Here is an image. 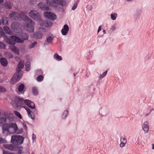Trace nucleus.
Instances as JSON below:
<instances>
[{
	"mask_svg": "<svg viewBox=\"0 0 154 154\" xmlns=\"http://www.w3.org/2000/svg\"><path fill=\"white\" fill-rule=\"evenodd\" d=\"M1 113L0 112V116ZM7 119L4 117H0V126H2V133L8 134H20L23 133V129H18L17 124L15 122L6 123Z\"/></svg>",
	"mask_w": 154,
	"mask_h": 154,
	"instance_id": "obj_1",
	"label": "nucleus"
},
{
	"mask_svg": "<svg viewBox=\"0 0 154 154\" xmlns=\"http://www.w3.org/2000/svg\"><path fill=\"white\" fill-rule=\"evenodd\" d=\"M24 63L21 60L19 62L16 68L17 72L14 75L11 80V84H14L17 82L21 78L23 72L20 70L24 66Z\"/></svg>",
	"mask_w": 154,
	"mask_h": 154,
	"instance_id": "obj_2",
	"label": "nucleus"
},
{
	"mask_svg": "<svg viewBox=\"0 0 154 154\" xmlns=\"http://www.w3.org/2000/svg\"><path fill=\"white\" fill-rule=\"evenodd\" d=\"M22 36L23 39H21L19 37L13 35L10 37V39H8L6 37H5V40L10 45H14L15 44V42L22 43L24 42L23 40H27L28 39V35L25 33L23 34Z\"/></svg>",
	"mask_w": 154,
	"mask_h": 154,
	"instance_id": "obj_3",
	"label": "nucleus"
},
{
	"mask_svg": "<svg viewBox=\"0 0 154 154\" xmlns=\"http://www.w3.org/2000/svg\"><path fill=\"white\" fill-rule=\"evenodd\" d=\"M9 17L15 20L18 19L19 17H21L25 22L29 23L32 25H35L34 22L32 21L29 17L26 16L23 12H22L21 14L20 15L17 14L15 12H12L10 14Z\"/></svg>",
	"mask_w": 154,
	"mask_h": 154,
	"instance_id": "obj_4",
	"label": "nucleus"
},
{
	"mask_svg": "<svg viewBox=\"0 0 154 154\" xmlns=\"http://www.w3.org/2000/svg\"><path fill=\"white\" fill-rule=\"evenodd\" d=\"M45 2L48 5L54 7H57L58 5L65 6L67 4L66 2L64 0H45Z\"/></svg>",
	"mask_w": 154,
	"mask_h": 154,
	"instance_id": "obj_5",
	"label": "nucleus"
},
{
	"mask_svg": "<svg viewBox=\"0 0 154 154\" xmlns=\"http://www.w3.org/2000/svg\"><path fill=\"white\" fill-rule=\"evenodd\" d=\"M24 137L19 135H13L11 136V142L16 145H21L23 142Z\"/></svg>",
	"mask_w": 154,
	"mask_h": 154,
	"instance_id": "obj_6",
	"label": "nucleus"
},
{
	"mask_svg": "<svg viewBox=\"0 0 154 154\" xmlns=\"http://www.w3.org/2000/svg\"><path fill=\"white\" fill-rule=\"evenodd\" d=\"M23 100V98L19 97H17L14 98V100L11 101V103L14 107L16 108L18 106H21Z\"/></svg>",
	"mask_w": 154,
	"mask_h": 154,
	"instance_id": "obj_7",
	"label": "nucleus"
},
{
	"mask_svg": "<svg viewBox=\"0 0 154 154\" xmlns=\"http://www.w3.org/2000/svg\"><path fill=\"white\" fill-rule=\"evenodd\" d=\"M29 16L35 20H39L41 17L38 12L35 10H31L29 13Z\"/></svg>",
	"mask_w": 154,
	"mask_h": 154,
	"instance_id": "obj_8",
	"label": "nucleus"
},
{
	"mask_svg": "<svg viewBox=\"0 0 154 154\" xmlns=\"http://www.w3.org/2000/svg\"><path fill=\"white\" fill-rule=\"evenodd\" d=\"M43 15L46 18L50 20H54L57 19L56 15L54 13L50 12H45Z\"/></svg>",
	"mask_w": 154,
	"mask_h": 154,
	"instance_id": "obj_9",
	"label": "nucleus"
},
{
	"mask_svg": "<svg viewBox=\"0 0 154 154\" xmlns=\"http://www.w3.org/2000/svg\"><path fill=\"white\" fill-rule=\"evenodd\" d=\"M25 104L30 109H34L35 108V103L29 100H24Z\"/></svg>",
	"mask_w": 154,
	"mask_h": 154,
	"instance_id": "obj_10",
	"label": "nucleus"
},
{
	"mask_svg": "<svg viewBox=\"0 0 154 154\" xmlns=\"http://www.w3.org/2000/svg\"><path fill=\"white\" fill-rule=\"evenodd\" d=\"M142 128L145 134L148 133L149 131V129L148 122L147 121H145L142 124Z\"/></svg>",
	"mask_w": 154,
	"mask_h": 154,
	"instance_id": "obj_11",
	"label": "nucleus"
},
{
	"mask_svg": "<svg viewBox=\"0 0 154 154\" xmlns=\"http://www.w3.org/2000/svg\"><path fill=\"white\" fill-rule=\"evenodd\" d=\"M3 146L5 148L12 151H17L16 146H14L11 144H4Z\"/></svg>",
	"mask_w": 154,
	"mask_h": 154,
	"instance_id": "obj_12",
	"label": "nucleus"
},
{
	"mask_svg": "<svg viewBox=\"0 0 154 154\" xmlns=\"http://www.w3.org/2000/svg\"><path fill=\"white\" fill-rule=\"evenodd\" d=\"M19 26L20 25L19 23L17 22H14L12 24L11 27L13 31L17 33L18 32L17 30L20 29L19 28Z\"/></svg>",
	"mask_w": 154,
	"mask_h": 154,
	"instance_id": "obj_13",
	"label": "nucleus"
},
{
	"mask_svg": "<svg viewBox=\"0 0 154 154\" xmlns=\"http://www.w3.org/2000/svg\"><path fill=\"white\" fill-rule=\"evenodd\" d=\"M69 114V111L68 109H66L64 110L62 112L61 117L62 119L65 120Z\"/></svg>",
	"mask_w": 154,
	"mask_h": 154,
	"instance_id": "obj_14",
	"label": "nucleus"
},
{
	"mask_svg": "<svg viewBox=\"0 0 154 154\" xmlns=\"http://www.w3.org/2000/svg\"><path fill=\"white\" fill-rule=\"evenodd\" d=\"M69 30L68 26L66 24L64 25L61 30V33L63 35H66L68 33Z\"/></svg>",
	"mask_w": 154,
	"mask_h": 154,
	"instance_id": "obj_15",
	"label": "nucleus"
},
{
	"mask_svg": "<svg viewBox=\"0 0 154 154\" xmlns=\"http://www.w3.org/2000/svg\"><path fill=\"white\" fill-rule=\"evenodd\" d=\"M54 38L53 35L52 34L48 35L46 37L47 42L49 44H52L53 42V39Z\"/></svg>",
	"mask_w": 154,
	"mask_h": 154,
	"instance_id": "obj_16",
	"label": "nucleus"
},
{
	"mask_svg": "<svg viewBox=\"0 0 154 154\" xmlns=\"http://www.w3.org/2000/svg\"><path fill=\"white\" fill-rule=\"evenodd\" d=\"M38 21L39 25L41 27L40 28H41L42 30H45V29L44 28H45V22H46V21L42 20L41 18L40 19L38 20Z\"/></svg>",
	"mask_w": 154,
	"mask_h": 154,
	"instance_id": "obj_17",
	"label": "nucleus"
},
{
	"mask_svg": "<svg viewBox=\"0 0 154 154\" xmlns=\"http://www.w3.org/2000/svg\"><path fill=\"white\" fill-rule=\"evenodd\" d=\"M38 6L44 10H48L49 9L48 7L45 6V4L43 3H39L38 4Z\"/></svg>",
	"mask_w": 154,
	"mask_h": 154,
	"instance_id": "obj_18",
	"label": "nucleus"
},
{
	"mask_svg": "<svg viewBox=\"0 0 154 154\" xmlns=\"http://www.w3.org/2000/svg\"><path fill=\"white\" fill-rule=\"evenodd\" d=\"M27 114L28 117L32 119V120H34L35 119V116L33 112L30 110L27 112Z\"/></svg>",
	"mask_w": 154,
	"mask_h": 154,
	"instance_id": "obj_19",
	"label": "nucleus"
},
{
	"mask_svg": "<svg viewBox=\"0 0 154 154\" xmlns=\"http://www.w3.org/2000/svg\"><path fill=\"white\" fill-rule=\"evenodd\" d=\"M53 58L54 60L57 61H61L63 59L61 56H60L57 53H56L54 55Z\"/></svg>",
	"mask_w": 154,
	"mask_h": 154,
	"instance_id": "obj_20",
	"label": "nucleus"
},
{
	"mask_svg": "<svg viewBox=\"0 0 154 154\" xmlns=\"http://www.w3.org/2000/svg\"><path fill=\"white\" fill-rule=\"evenodd\" d=\"M99 112L102 116H104L107 114L108 112L105 108H102L100 109Z\"/></svg>",
	"mask_w": 154,
	"mask_h": 154,
	"instance_id": "obj_21",
	"label": "nucleus"
},
{
	"mask_svg": "<svg viewBox=\"0 0 154 154\" xmlns=\"http://www.w3.org/2000/svg\"><path fill=\"white\" fill-rule=\"evenodd\" d=\"M11 50L14 53L17 55L20 54L19 49L15 46H13L11 48Z\"/></svg>",
	"mask_w": 154,
	"mask_h": 154,
	"instance_id": "obj_22",
	"label": "nucleus"
},
{
	"mask_svg": "<svg viewBox=\"0 0 154 154\" xmlns=\"http://www.w3.org/2000/svg\"><path fill=\"white\" fill-rule=\"evenodd\" d=\"M0 62L2 66H6L8 64V62L7 60L5 58H2L0 60Z\"/></svg>",
	"mask_w": 154,
	"mask_h": 154,
	"instance_id": "obj_23",
	"label": "nucleus"
},
{
	"mask_svg": "<svg viewBox=\"0 0 154 154\" xmlns=\"http://www.w3.org/2000/svg\"><path fill=\"white\" fill-rule=\"evenodd\" d=\"M43 36V34L41 32H38L35 34L34 35V37L36 38L40 39Z\"/></svg>",
	"mask_w": 154,
	"mask_h": 154,
	"instance_id": "obj_24",
	"label": "nucleus"
},
{
	"mask_svg": "<svg viewBox=\"0 0 154 154\" xmlns=\"http://www.w3.org/2000/svg\"><path fill=\"white\" fill-rule=\"evenodd\" d=\"M17 147L16 148V149L17 151H18V153L19 154H25V152L23 151V148L21 146H16Z\"/></svg>",
	"mask_w": 154,
	"mask_h": 154,
	"instance_id": "obj_25",
	"label": "nucleus"
},
{
	"mask_svg": "<svg viewBox=\"0 0 154 154\" xmlns=\"http://www.w3.org/2000/svg\"><path fill=\"white\" fill-rule=\"evenodd\" d=\"M26 28V30L30 32H32L34 30V27L32 25H27Z\"/></svg>",
	"mask_w": 154,
	"mask_h": 154,
	"instance_id": "obj_26",
	"label": "nucleus"
},
{
	"mask_svg": "<svg viewBox=\"0 0 154 154\" xmlns=\"http://www.w3.org/2000/svg\"><path fill=\"white\" fill-rule=\"evenodd\" d=\"M25 86L23 84H20L18 88V91L19 92H24Z\"/></svg>",
	"mask_w": 154,
	"mask_h": 154,
	"instance_id": "obj_27",
	"label": "nucleus"
},
{
	"mask_svg": "<svg viewBox=\"0 0 154 154\" xmlns=\"http://www.w3.org/2000/svg\"><path fill=\"white\" fill-rule=\"evenodd\" d=\"M118 15L117 13H114L110 14V19L112 20H115L117 17Z\"/></svg>",
	"mask_w": 154,
	"mask_h": 154,
	"instance_id": "obj_28",
	"label": "nucleus"
},
{
	"mask_svg": "<svg viewBox=\"0 0 154 154\" xmlns=\"http://www.w3.org/2000/svg\"><path fill=\"white\" fill-rule=\"evenodd\" d=\"M117 24L115 23L111 26L110 28V30L112 31H114L116 30L117 28Z\"/></svg>",
	"mask_w": 154,
	"mask_h": 154,
	"instance_id": "obj_29",
	"label": "nucleus"
},
{
	"mask_svg": "<svg viewBox=\"0 0 154 154\" xmlns=\"http://www.w3.org/2000/svg\"><path fill=\"white\" fill-rule=\"evenodd\" d=\"M4 29L5 32L9 35H11L12 34L10 28L7 26H4Z\"/></svg>",
	"mask_w": 154,
	"mask_h": 154,
	"instance_id": "obj_30",
	"label": "nucleus"
},
{
	"mask_svg": "<svg viewBox=\"0 0 154 154\" xmlns=\"http://www.w3.org/2000/svg\"><path fill=\"white\" fill-rule=\"evenodd\" d=\"M5 55L6 57L8 58H12L13 57L12 54L9 52H6L5 53Z\"/></svg>",
	"mask_w": 154,
	"mask_h": 154,
	"instance_id": "obj_31",
	"label": "nucleus"
},
{
	"mask_svg": "<svg viewBox=\"0 0 154 154\" xmlns=\"http://www.w3.org/2000/svg\"><path fill=\"white\" fill-rule=\"evenodd\" d=\"M107 71H106L103 72V73L100 74L99 76H98V78L99 79H102L103 78H104L106 75L107 73Z\"/></svg>",
	"mask_w": 154,
	"mask_h": 154,
	"instance_id": "obj_32",
	"label": "nucleus"
},
{
	"mask_svg": "<svg viewBox=\"0 0 154 154\" xmlns=\"http://www.w3.org/2000/svg\"><path fill=\"white\" fill-rule=\"evenodd\" d=\"M30 63L29 62H27L25 64L26 70L27 71L30 70Z\"/></svg>",
	"mask_w": 154,
	"mask_h": 154,
	"instance_id": "obj_33",
	"label": "nucleus"
},
{
	"mask_svg": "<svg viewBox=\"0 0 154 154\" xmlns=\"http://www.w3.org/2000/svg\"><path fill=\"white\" fill-rule=\"evenodd\" d=\"M32 91L33 94L35 95H37L38 94V91L37 88L36 87H33L32 88Z\"/></svg>",
	"mask_w": 154,
	"mask_h": 154,
	"instance_id": "obj_34",
	"label": "nucleus"
},
{
	"mask_svg": "<svg viewBox=\"0 0 154 154\" xmlns=\"http://www.w3.org/2000/svg\"><path fill=\"white\" fill-rule=\"evenodd\" d=\"M52 25V23L50 22H48L47 21H46V22H45V28L51 27Z\"/></svg>",
	"mask_w": 154,
	"mask_h": 154,
	"instance_id": "obj_35",
	"label": "nucleus"
},
{
	"mask_svg": "<svg viewBox=\"0 0 154 154\" xmlns=\"http://www.w3.org/2000/svg\"><path fill=\"white\" fill-rule=\"evenodd\" d=\"M43 78L44 76L43 75H40L37 77L36 80L38 82H41L42 81Z\"/></svg>",
	"mask_w": 154,
	"mask_h": 154,
	"instance_id": "obj_36",
	"label": "nucleus"
},
{
	"mask_svg": "<svg viewBox=\"0 0 154 154\" xmlns=\"http://www.w3.org/2000/svg\"><path fill=\"white\" fill-rule=\"evenodd\" d=\"M14 113L16 116L18 118L20 119H22V117L19 112L15 111H14Z\"/></svg>",
	"mask_w": 154,
	"mask_h": 154,
	"instance_id": "obj_37",
	"label": "nucleus"
},
{
	"mask_svg": "<svg viewBox=\"0 0 154 154\" xmlns=\"http://www.w3.org/2000/svg\"><path fill=\"white\" fill-rule=\"evenodd\" d=\"M2 23H3L4 24H6L8 23V21L7 19L6 18H2Z\"/></svg>",
	"mask_w": 154,
	"mask_h": 154,
	"instance_id": "obj_38",
	"label": "nucleus"
},
{
	"mask_svg": "<svg viewBox=\"0 0 154 154\" xmlns=\"http://www.w3.org/2000/svg\"><path fill=\"white\" fill-rule=\"evenodd\" d=\"M6 91V89L3 86L0 85V92L4 93Z\"/></svg>",
	"mask_w": 154,
	"mask_h": 154,
	"instance_id": "obj_39",
	"label": "nucleus"
},
{
	"mask_svg": "<svg viewBox=\"0 0 154 154\" xmlns=\"http://www.w3.org/2000/svg\"><path fill=\"white\" fill-rule=\"evenodd\" d=\"M86 8L87 11H90L92 10V7L91 5L88 4L86 6Z\"/></svg>",
	"mask_w": 154,
	"mask_h": 154,
	"instance_id": "obj_40",
	"label": "nucleus"
},
{
	"mask_svg": "<svg viewBox=\"0 0 154 154\" xmlns=\"http://www.w3.org/2000/svg\"><path fill=\"white\" fill-rule=\"evenodd\" d=\"M22 126L24 130L27 131V126L25 122H23L22 123Z\"/></svg>",
	"mask_w": 154,
	"mask_h": 154,
	"instance_id": "obj_41",
	"label": "nucleus"
},
{
	"mask_svg": "<svg viewBox=\"0 0 154 154\" xmlns=\"http://www.w3.org/2000/svg\"><path fill=\"white\" fill-rule=\"evenodd\" d=\"M37 44V42H34L32 43L31 45L29 46V48H33L34 47L35 45Z\"/></svg>",
	"mask_w": 154,
	"mask_h": 154,
	"instance_id": "obj_42",
	"label": "nucleus"
},
{
	"mask_svg": "<svg viewBox=\"0 0 154 154\" xmlns=\"http://www.w3.org/2000/svg\"><path fill=\"white\" fill-rule=\"evenodd\" d=\"M6 45L4 43L0 42V48L4 49L5 48Z\"/></svg>",
	"mask_w": 154,
	"mask_h": 154,
	"instance_id": "obj_43",
	"label": "nucleus"
},
{
	"mask_svg": "<svg viewBox=\"0 0 154 154\" xmlns=\"http://www.w3.org/2000/svg\"><path fill=\"white\" fill-rule=\"evenodd\" d=\"M5 5L9 8H11V3L9 2H7L5 3Z\"/></svg>",
	"mask_w": 154,
	"mask_h": 154,
	"instance_id": "obj_44",
	"label": "nucleus"
},
{
	"mask_svg": "<svg viewBox=\"0 0 154 154\" xmlns=\"http://www.w3.org/2000/svg\"><path fill=\"white\" fill-rule=\"evenodd\" d=\"M77 5H77V3H75L72 8V10H73V11L75 10L77 8Z\"/></svg>",
	"mask_w": 154,
	"mask_h": 154,
	"instance_id": "obj_45",
	"label": "nucleus"
},
{
	"mask_svg": "<svg viewBox=\"0 0 154 154\" xmlns=\"http://www.w3.org/2000/svg\"><path fill=\"white\" fill-rule=\"evenodd\" d=\"M36 139V136L34 134H33L32 135V139L33 141V142H34L35 141Z\"/></svg>",
	"mask_w": 154,
	"mask_h": 154,
	"instance_id": "obj_46",
	"label": "nucleus"
},
{
	"mask_svg": "<svg viewBox=\"0 0 154 154\" xmlns=\"http://www.w3.org/2000/svg\"><path fill=\"white\" fill-rule=\"evenodd\" d=\"M6 143L7 141L5 140L0 137V143Z\"/></svg>",
	"mask_w": 154,
	"mask_h": 154,
	"instance_id": "obj_47",
	"label": "nucleus"
},
{
	"mask_svg": "<svg viewBox=\"0 0 154 154\" xmlns=\"http://www.w3.org/2000/svg\"><path fill=\"white\" fill-rule=\"evenodd\" d=\"M0 34L1 35H4L5 34L3 31L2 28L0 27Z\"/></svg>",
	"mask_w": 154,
	"mask_h": 154,
	"instance_id": "obj_48",
	"label": "nucleus"
},
{
	"mask_svg": "<svg viewBox=\"0 0 154 154\" xmlns=\"http://www.w3.org/2000/svg\"><path fill=\"white\" fill-rule=\"evenodd\" d=\"M121 141H122L125 143H127L125 137H122L121 139Z\"/></svg>",
	"mask_w": 154,
	"mask_h": 154,
	"instance_id": "obj_49",
	"label": "nucleus"
},
{
	"mask_svg": "<svg viewBox=\"0 0 154 154\" xmlns=\"http://www.w3.org/2000/svg\"><path fill=\"white\" fill-rule=\"evenodd\" d=\"M27 111V112L29 111L30 109L27 106H23V107Z\"/></svg>",
	"mask_w": 154,
	"mask_h": 154,
	"instance_id": "obj_50",
	"label": "nucleus"
},
{
	"mask_svg": "<svg viewBox=\"0 0 154 154\" xmlns=\"http://www.w3.org/2000/svg\"><path fill=\"white\" fill-rule=\"evenodd\" d=\"M126 143L123 142L122 141H121V143L120 144V147H123L125 145Z\"/></svg>",
	"mask_w": 154,
	"mask_h": 154,
	"instance_id": "obj_51",
	"label": "nucleus"
},
{
	"mask_svg": "<svg viewBox=\"0 0 154 154\" xmlns=\"http://www.w3.org/2000/svg\"><path fill=\"white\" fill-rule=\"evenodd\" d=\"M101 26H99L98 28V29L97 31V33H98L101 30Z\"/></svg>",
	"mask_w": 154,
	"mask_h": 154,
	"instance_id": "obj_52",
	"label": "nucleus"
},
{
	"mask_svg": "<svg viewBox=\"0 0 154 154\" xmlns=\"http://www.w3.org/2000/svg\"><path fill=\"white\" fill-rule=\"evenodd\" d=\"M150 112H149V113H146V114H145V116H148L150 113Z\"/></svg>",
	"mask_w": 154,
	"mask_h": 154,
	"instance_id": "obj_53",
	"label": "nucleus"
},
{
	"mask_svg": "<svg viewBox=\"0 0 154 154\" xmlns=\"http://www.w3.org/2000/svg\"><path fill=\"white\" fill-rule=\"evenodd\" d=\"M152 149H154V144H152Z\"/></svg>",
	"mask_w": 154,
	"mask_h": 154,
	"instance_id": "obj_54",
	"label": "nucleus"
},
{
	"mask_svg": "<svg viewBox=\"0 0 154 154\" xmlns=\"http://www.w3.org/2000/svg\"><path fill=\"white\" fill-rule=\"evenodd\" d=\"M103 32L104 34L106 33V31L105 29H103Z\"/></svg>",
	"mask_w": 154,
	"mask_h": 154,
	"instance_id": "obj_55",
	"label": "nucleus"
},
{
	"mask_svg": "<svg viewBox=\"0 0 154 154\" xmlns=\"http://www.w3.org/2000/svg\"><path fill=\"white\" fill-rule=\"evenodd\" d=\"M3 2V0H0V3H2Z\"/></svg>",
	"mask_w": 154,
	"mask_h": 154,
	"instance_id": "obj_56",
	"label": "nucleus"
},
{
	"mask_svg": "<svg viewBox=\"0 0 154 154\" xmlns=\"http://www.w3.org/2000/svg\"><path fill=\"white\" fill-rule=\"evenodd\" d=\"M1 23L0 22V25H1Z\"/></svg>",
	"mask_w": 154,
	"mask_h": 154,
	"instance_id": "obj_57",
	"label": "nucleus"
}]
</instances>
